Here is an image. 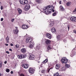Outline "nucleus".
<instances>
[{
	"mask_svg": "<svg viewBox=\"0 0 76 76\" xmlns=\"http://www.w3.org/2000/svg\"><path fill=\"white\" fill-rule=\"evenodd\" d=\"M48 8H49V7H47L45 8V9L43 10L44 12L46 15H50V14L51 13V11L48 12Z\"/></svg>",
	"mask_w": 76,
	"mask_h": 76,
	"instance_id": "f257e3e1",
	"label": "nucleus"
},
{
	"mask_svg": "<svg viewBox=\"0 0 76 76\" xmlns=\"http://www.w3.org/2000/svg\"><path fill=\"white\" fill-rule=\"evenodd\" d=\"M61 61L62 63H65L66 64L68 62V60L66 57L63 58L62 59Z\"/></svg>",
	"mask_w": 76,
	"mask_h": 76,
	"instance_id": "f03ea898",
	"label": "nucleus"
},
{
	"mask_svg": "<svg viewBox=\"0 0 76 76\" xmlns=\"http://www.w3.org/2000/svg\"><path fill=\"white\" fill-rule=\"evenodd\" d=\"M30 60H34L35 59V56L33 54H31L29 57Z\"/></svg>",
	"mask_w": 76,
	"mask_h": 76,
	"instance_id": "7ed1b4c3",
	"label": "nucleus"
},
{
	"mask_svg": "<svg viewBox=\"0 0 76 76\" xmlns=\"http://www.w3.org/2000/svg\"><path fill=\"white\" fill-rule=\"evenodd\" d=\"M18 57L19 59H21V58H25V56L23 55H20L18 56Z\"/></svg>",
	"mask_w": 76,
	"mask_h": 76,
	"instance_id": "20e7f679",
	"label": "nucleus"
},
{
	"mask_svg": "<svg viewBox=\"0 0 76 76\" xmlns=\"http://www.w3.org/2000/svg\"><path fill=\"white\" fill-rule=\"evenodd\" d=\"M71 20L74 22H76V17H72L70 18Z\"/></svg>",
	"mask_w": 76,
	"mask_h": 76,
	"instance_id": "39448f33",
	"label": "nucleus"
},
{
	"mask_svg": "<svg viewBox=\"0 0 76 76\" xmlns=\"http://www.w3.org/2000/svg\"><path fill=\"white\" fill-rule=\"evenodd\" d=\"M30 8V6L28 4H27L25 6V10H29Z\"/></svg>",
	"mask_w": 76,
	"mask_h": 76,
	"instance_id": "423d86ee",
	"label": "nucleus"
},
{
	"mask_svg": "<svg viewBox=\"0 0 76 76\" xmlns=\"http://www.w3.org/2000/svg\"><path fill=\"white\" fill-rule=\"evenodd\" d=\"M32 41V39L29 37L26 39V42L27 43H28V42H31Z\"/></svg>",
	"mask_w": 76,
	"mask_h": 76,
	"instance_id": "0eeeda50",
	"label": "nucleus"
},
{
	"mask_svg": "<svg viewBox=\"0 0 76 76\" xmlns=\"http://www.w3.org/2000/svg\"><path fill=\"white\" fill-rule=\"evenodd\" d=\"M29 72L30 73H34V69L30 68L29 69Z\"/></svg>",
	"mask_w": 76,
	"mask_h": 76,
	"instance_id": "6e6552de",
	"label": "nucleus"
},
{
	"mask_svg": "<svg viewBox=\"0 0 76 76\" xmlns=\"http://www.w3.org/2000/svg\"><path fill=\"white\" fill-rule=\"evenodd\" d=\"M28 26H26V25H22V28L23 29H27L28 28Z\"/></svg>",
	"mask_w": 76,
	"mask_h": 76,
	"instance_id": "1a4fd4ad",
	"label": "nucleus"
},
{
	"mask_svg": "<svg viewBox=\"0 0 76 76\" xmlns=\"http://www.w3.org/2000/svg\"><path fill=\"white\" fill-rule=\"evenodd\" d=\"M34 42H31L30 43V45H29V47L30 48H32L34 47Z\"/></svg>",
	"mask_w": 76,
	"mask_h": 76,
	"instance_id": "9d476101",
	"label": "nucleus"
},
{
	"mask_svg": "<svg viewBox=\"0 0 76 76\" xmlns=\"http://www.w3.org/2000/svg\"><path fill=\"white\" fill-rule=\"evenodd\" d=\"M46 36L47 38H48L49 39H51V34H46Z\"/></svg>",
	"mask_w": 76,
	"mask_h": 76,
	"instance_id": "9b49d317",
	"label": "nucleus"
},
{
	"mask_svg": "<svg viewBox=\"0 0 76 76\" xmlns=\"http://www.w3.org/2000/svg\"><path fill=\"white\" fill-rule=\"evenodd\" d=\"M57 39H58V41H59L60 40V39H62L61 38V35H59L57 37Z\"/></svg>",
	"mask_w": 76,
	"mask_h": 76,
	"instance_id": "f8f14e48",
	"label": "nucleus"
},
{
	"mask_svg": "<svg viewBox=\"0 0 76 76\" xmlns=\"http://www.w3.org/2000/svg\"><path fill=\"white\" fill-rule=\"evenodd\" d=\"M51 42V41H50V40L48 39H47L46 41V43L48 45V44H50V43Z\"/></svg>",
	"mask_w": 76,
	"mask_h": 76,
	"instance_id": "ddd939ff",
	"label": "nucleus"
},
{
	"mask_svg": "<svg viewBox=\"0 0 76 76\" xmlns=\"http://www.w3.org/2000/svg\"><path fill=\"white\" fill-rule=\"evenodd\" d=\"M13 32L15 34H17L18 33V32H19V31L18 30L16 29L15 30H13Z\"/></svg>",
	"mask_w": 76,
	"mask_h": 76,
	"instance_id": "4468645a",
	"label": "nucleus"
},
{
	"mask_svg": "<svg viewBox=\"0 0 76 76\" xmlns=\"http://www.w3.org/2000/svg\"><path fill=\"white\" fill-rule=\"evenodd\" d=\"M21 51L23 53H25L26 52V49L25 48H23L21 49Z\"/></svg>",
	"mask_w": 76,
	"mask_h": 76,
	"instance_id": "2eb2a0df",
	"label": "nucleus"
},
{
	"mask_svg": "<svg viewBox=\"0 0 76 76\" xmlns=\"http://www.w3.org/2000/svg\"><path fill=\"white\" fill-rule=\"evenodd\" d=\"M56 30L54 28H53L52 29V33H56Z\"/></svg>",
	"mask_w": 76,
	"mask_h": 76,
	"instance_id": "dca6fc26",
	"label": "nucleus"
},
{
	"mask_svg": "<svg viewBox=\"0 0 76 76\" xmlns=\"http://www.w3.org/2000/svg\"><path fill=\"white\" fill-rule=\"evenodd\" d=\"M18 11L19 14H21L22 13V10L18 8L17 10Z\"/></svg>",
	"mask_w": 76,
	"mask_h": 76,
	"instance_id": "f3484780",
	"label": "nucleus"
},
{
	"mask_svg": "<svg viewBox=\"0 0 76 76\" xmlns=\"http://www.w3.org/2000/svg\"><path fill=\"white\" fill-rule=\"evenodd\" d=\"M20 3L22 4H24V0H20Z\"/></svg>",
	"mask_w": 76,
	"mask_h": 76,
	"instance_id": "a211bd4d",
	"label": "nucleus"
},
{
	"mask_svg": "<svg viewBox=\"0 0 76 76\" xmlns=\"http://www.w3.org/2000/svg\"><path fill=\"white\" fill-rule=\"evenodd\" d=\"M71 57H72L73 56H74L76 54V52H73L71 53Z\"/></svg>",
	"mask_w": 76,
	"mask_h": 76,
	"instance_id": "6ab92c4d",
	"label": "nucleus"
},
{
	"mask_svg": "<svg viewBox=\"0 0 76 76\" xmlns=\"http://www.w3.org/2000/svg\"><path fill=\"white\" fill-rule=\"evenodd\" d=\"M6 41L7 42H9V36H7L6 38Z\"/></svg>",
	"mask_w": 76,
	"mask_h": 76,
	"instance_id": "aec40b11",
	"label": "nucleus"
},
{
	"mask_svg": "<svg viewBox=\"0 0 76 76\" xmlns=\"http://www.w3.org/2000/svg\"><path fill=\"white\" fill-rule=\"evenodd\" d=\"M60 10L61 11H63L64 10V9L62 7V6H61L60 7Z\"/></svg>",
	"mask_w": 76,
	"mask_h": 76,
	"instance_id": "412c9836",
	"label": "nucleus"
},
{
	"mask_svg": "<svg viewBox=\"0 0 76 76\" xmlns=\"http://www.w3.org/2000/svg\"><path fill=\"white\" fill-rule=\"evenodd\" d=\"M59 67H60V66H59V65L58 64H56V69H58Z\"/></svg>",
	"mask_w": 76,
	"mask_h": 76,
	"instance_id": "4be33fe9",
	"label": "nucleus"
},
{
	"mask_svg": "<svg viewBox=\"0 0 76 76\" xmlns=\"http://www.w3.org/2000/svg\"><path fill=\"white\" fill-rule=\"evenodd\" d=\"M48 61V59H46L44 61H43L42 63H46Z\"/></svg>",
	"mask_w": 76,
	"mask_h": 76,
	"instance_id": "5701e85b",
	"label": "nucleus"
},
{
	"mask_svg": "<svg viewBox=\"0 0 76 76\" xmlns=\"http://www.w3.org/2000/svg\"><path fill=\"white\" fill-rule=\"evenodd\" d=\"M48 7H49L48 9L49 10H52L53 8H52V7H50V6H48Z\"/></svg>",
	"mask_w": 76,
	"mask_h": 76,
	"instance_id": "b1692460",
	"label": "nucleus"
},
{
	"mask_svg": "<svg viewBox=\"0 0 76 76\" xmlns=\"http://www.w3.org/2000/svg\"><path fill=\"white\" fill-rule=\"evenodd\" d=\"M28 3V1L27 0H24V4H26Z\"/></svg>",
	"mask_w": 76,
	"mask_h": 76,
	"instance_id": "393cba45",
	"label": "nucleus"
},
{
	"mask_svg": "<svg viewBox=\"0 0 76 76\" xmlns=\"http://www.w3.org/2000/svg\"><path fill=\"white\" fill-rule=\"evenodd\" d=\"M70 67V65H68L67 64H65V67L66 68H69Z\"/></svg>",
	"mask_w": 76,
	"mask_h": 76,
	"instance_id": "a878e982",
	"label": "nucleus"
},
{
	"mask_svg": "<svg viewBox=\"0 0 76 76\" xmlns=\"http://www.w3.org/2000/svg\"><path fill=\"white\" fill-rule=\"evenodd\" d=\"M37 2H38V3H41V0H36Z\"/></svg>",
	"mask_w": 76,
	"mask_h": 76,
	"instance_id": "bb28decb",
	"label": "nucleus"
},
{
	"mask_svg": "<svg viewBox=\"0 0 76 76\" xmlns=\"http://www.w3.org/2000/svg\"><path fill=\"white\" fill-rule=\"evenodd\" d=\"M59 75V74H58V73H56L54 75V76H58Z\"/></svg>",
	"mask_w": 76,
	"mask_h": 76,
	"instance_id": "cd10ccee",
	"label": "nucleus"
},
{
	"mask_svg": "<svg viewBox=\"0 0 76 76\" xmlns=\"http://www.w3.org/2000/svg\"><path fill=\"white\" fill-rule=\"evenodd\" d=\"M66 5L70 6V1H69L68 2H67V3L66 4Z\"/></svg>",
	"mask_w": 76,
	"mask_h": 76,
	"instance_id": "c85d7f7f",
	"label": "nucleus"
},
{
	"mask_svg": "<svg viewBox=\"0 0 76 76\" xmlns=\"http://www.w3.org/2000/svg\"><path fill=\"white\" fill-rule=\"evenodd\" d=\"M28 68V65L27 64H25V69H27Z\"/></svg>",
	"mask_w": 76,
	"mask_h": 76,
	"instance_id": "c756f323",
	"label": "nucleus"
},
{
	"mask_svg": "<svg viewBox=\"0 0 76 76\" xmlns=\"http://www.w3.org/2000/svg\"><path fill=\"white\" fill-rule=\"evenodd\" d=\"M6 72H7L8 73H9L10 71V70L9 69H6Z\"/></svg>",
	"mask_w": 76,
	"mask_h": 76,
	"instance_id": "7c9ffc66",
	"label": "nucleus"
},
{
	"mask_svg": "<svg viewBox=\"0 0 76 76\" xmlns=\"http://www.w3.org/2000/svg\"><path fill=\"white\" fill-rule=\"evenodd\" d=\"M65 69L66 68L65 67H63L61 69V70H62V71H64V70H65Z\"/></svg>",
	"mask_w": 76,
	"mask_h": 76,
	"instance_id": "2f4dec72",
	"label": "nucleus"
},
{
	"mask_svg": "<svg viewBox=\"0 0 76 76\" xmlns=\"http://www.w3.org/2000/svg\"><path fill=\"white\" fill-rule=\"evenodd\" d=\"M54 25V24L53 23H51L50 24V27H52Z\"/></svg>",
	"mask_w": 76,
	"mask_h": 76,
	"instance_id": "473e14b6",
	"label": "nucleus"
},
{
	"mask_svg": "<svg viewBox=\"0 0 76 76\" xmlns=\"http://www.w3.org/2000/svg\"><path fill=\"white\" fill-rule=\"evenodd\" d=\"M45 70H42V71L41 73H42L44 74L45 73Z\"/></svg>",
	"mask_w": 76,
	"mask_h": 76,
	"instance_id": "72a5a7b5",
	"label": "nucleus"
},
{
	"mask_svg": "<svg viewBox=\"0 0 76 76\" xmlns=\"http://www.w3.org/2000/svg\"><path fill=\"white\" fill-rule=\"evenodd\" d=\"M53 16H56V12H54L53 14Z\"/></svg>",
	"mask_w": 76,
	"mask_h": 76,
	"instance_id": "f704fd0d",
	"label": "nucleus"
},
{
	"mask_svg": "<svg viewBox=\"0 0 76 76\" xmlns=\"http://www.w3.org/2000/svg\"><path fill=\"white\" fill-rule=\"evenodd\" d=\"M48 50H50V49H51V47H50V45H49L48 46Z\"/></svg>",
	"mask_w": 76,
	"mask_h": 76,
	"instance_id": "c9c22d12",
	"label": "nucleus"
},
{
	"mask_svg": "<svg viewBox=\"0 0 76 76\" xmlns=\"http://www.w3.org/2000/svg\"><path fill=\"white\" fill-rule=\"evenodd\" d=\"M19 45L18 44H17L15 45V47L17 48H19Z\"/></svg>",
	"mask_w": 76,
	"mask_h": 76,
	"instance_id": "e433bc0d",
	"label": "nucleus"
},
{
	"mask_svg": "<svg viewBox=\"0 0 76 76\" xmlns=\"http://www.w3.org/2000/svg\"><path fill=\"white\" fill-rule=\"evenodd\" d=\"M2 66V63H1V62L0 61V67H1Z\"/></svg>",
	"mask_w": 76,
	"mask_h": 76,
	"instance_id": "4c0bfd02",
	"label": "nucleus"
},
{
	"mask_svg": "<svg viewBox=\"0 0 76 76\" xmlns=\"http://www.w3.org/2000/svg\"><path fill=\"white\" fill-rule=\"evenodd\" d=\"M22 66L23 67H24V68H25V64H23V65H22Z\"/></svg>",
	"mask_w": 76,
	"mask_h": 76,
	"instance_id": "58836bf2",
	"label": "nucleus"
},
{
	"mask_svg": "<svg viewBox=\"0 0 76 76\" xmlns=\"http://www.w3.org/2000/svg\"><path fill=\"white\" fill-rule=\"evenodd\" d=\"M20 76H25V75H24L23 74H21L20 75Z\"/></svg>",
	"mask_w": 76,
	"mask_h": 76,
	"instance_id": "ea45409f",
	"label": "nucleus"
},
{
	"mask_svg": "<svg viewBox=\"0 0 76 76\" xmlns=\"http://www.w3.org/2000/svg\"><path fill=\"white\" fill-rule=\"evenodd\" d=\"M47 69V72H48V73H49V71H50V69Z\"/></svg>",
	"mask_w": 76,
	"mask_h": 76,
	"instance_id": "a19ab883",
	"label": "nucleus"
},
{
	"mask_svg": "<svg viewBox=\"0 0 76 76\" xmlns=\"http://www.w3.org/2000/svg\"><path fill=\"white\" fill-rule=\"evenodd\" d=\"M3 6H1V10H3Z\"/></svg>",
	"mask_w": 76,
	"mask_h": 76,
	"instance_id": "79ce46f5",
	"label": "nucleus"
},
{
	"mask_svg": "<svg viewBox=\"0 0 76 76\" xmlns=\"http://www.w3.org/2000/svg\"><path fill=\"white\" fill-rule=\"evenodd\" d=\"M14 20H15V19L13 18V19H12L11 21L13 22L14 21Z\"/></svg>",
	"mask_w": 76,
	"mask_h": 76,
	"instance_id": "37998d69",
	"label": "nucleus"
},
{
	"mask_svg": "<svg viewBox=\"0 0 76 76\" xmlns=\"http://www.w3.org/2000/svg\"><path fill=\"white\" fill-rule=\"evenodd\" d=\"M67 27H68V30L69 31V25H68Z\"/></svg>",
	"mask_w": 76,
	"mask_h": 76,
	"instance_id": "c03bdc74",
	"label": "nucleus"
},
{
	"mask_svg": "<svg viewBox=\"0 0 76 76\" xmlns=\"http://www.w3.org/2000/svg\"><path fill=\"white\" fill-rule=\"evenodd\" d=\"M3 18H1V21H3Z\"/></svg>",
	"mask_w": 76,
	"mask_h": 76,
	"instance_id": "a18cd8bd",
	"label": "nucleus"
},
{
	"mask_svg": "<svg viewBox=\"0 0 76 76\" xmlns=\"http://www.w3.org/2000/svg\"><path fill=\"white\" fill-rule=\"evenodd\" d=\"M6 53H7V54H9V52L8 51H6Z\"/></svg>",
	"mask_w": 76,
	"mask_h": 76,
	"instance_id": "49530a36",
	"label": "nucleus"
},
{
	"mask_svg": "<svg viewBox=\"0 0 76 76\" xmlns=\"http://www.w3.org/2000/svg\"><path fill=\"white\" fill-rule=\"evenodd\" d=\"M74 32L75 34H76V30H74Z\"/></svg>",
	"mask_w": 76,
	"mask_h": 76,
	"instance_id": "de8ad7c7",
	"label": "nucleus"
},
{
	"mask_svg": "<svg viewBox=\"0 0 76 76\" xmlns=\"http://www.w3.org/2000/svg\"><path fill=\"white\" fill-rule=\"evenodd\" d=\"M9 50L10 51H12V50L11 49H10Z\"/></svg>",
	"mask_w": 76,
	"mask_h": 76,
	"instance_id": "09e8293b",
	"label": "nucleus"
},
{
	"mask_svg": "<svg viewBox=\"0 0 76 76\" xmlns=\"http://www.w3.org/2000/svg\"><path fill=\"white\" fill-rule=\"evenodd\" d=\"M10 45L11 46H13V45L12 43L11 44H10Z\"/></svg>",
	"mask_w": 76,
	"mask_h": 76,
	"instance_id": "8fccbe9b",
	"label": "nucleus"
},
{
	"mask_svg": "<svg viewBox=\"0 0 76 76\" xmlns=\"http://www.w3.org/2000/svg\"><path fill=\"white\" fill-rule=\"evenodd\" d=\"M4 64H6V63H7V61H5V62H4Z\"/></svg>",
	"mask_w": 76,
	"mask_h": 76,
	"instance_id": "3c124183",
	"label": "nucleus"
},
{
	"mask_svg": "<svg viewBox=\"0 0 76 76\" xmlns=\"http://www.w3.org/2000/svg\"><path fill=\"white\" fill-rule=\"evenodd\" d=\"M11 74H13V71H12L11 72Z\"/></svg>",
	"mask_w": 76,
	"mask_h": 76,
	"instance_id": "603ef678",
	"label": "nucleus"
},
{
	"mask_svg": "<svg viewBox=\"0 0 76 76\" xmlns=\"http://www.w3.org/2000/svg\"><path fill=\"white\" fill-rule=\"evenodd\" d=\"M51 10L53 12H54V10H53V8H52V10Z\"/></svg>",
	"mask_w": 76,
	"mask_h": 76,
	"instance_id": "864d4df0",
	"label": "nucleus"
},
{
	"mask_svg": "<svg viewBox=\"0 0 76 76\" xmlns=\"http://www.w3.org/2000/svg\"><path fill=\"white\" fill-rule=\"evenodd\" d=\"M59 4H61V1H60L59 2Z\"/></svg>",
	"mask_w": 76,
	"mask_h": 76,
	"instance_id": "5fc2aeb1",
	"label": "nucleus"
},
{
	"mask_svg": "<svg viewBox=\"0 0 76 76\" xmlns=\"http://www.w3.org/2000/svg\"><path fill=\"white\" fill-rule=\"evenodd\" d=\"M76 12V11H75V10H73V12Z\"/></svg>",
	"mask_w": 76,
	"mask_h": 76,
	"instance_id": "6e6d98bb",
	"label": "nucleus"
},
{
	"mask_svg": "<svg viewBox=\"0 0 76 76\" xmlns=\"http://www.w3.org/2000/svg\"><path fill=\"white\" fill-rule=\"evenodd\" d=\"M5 45L6 46H8V44H5Z\"/></svg>",
	"mask_w": 76,
	"mask_h": 76,
	"instance_id": "4d7b16f0",
	"label": "nucleus"
},
{
	"mask_svg": "<svg viewBox=\"0 0 76 76\" xmlns=\"http://www.w3.org/2000/svg\"><path fill=\"white\" fill-rule=\"evenodd\" d=\"M2 75V74H1V73H0V76H1Z\"/></svg>",
	"mask_w": 76,
	"mask_h": 76,
	"instance_id": "13d9d810",
	"label": "nucleus"
},
{
	"mask_svg": "<svg viewBox=\"0 0 76 76\" xmlns=\"http://www.w3.org/2000/svg\"><path fill=\"white\" fill-rule=\"evenodd\" d=\"M20 72H18V74H20Z\"/></svg>",
	"mask_w": 76,
	"mask_h": 76,
	"instance_id": "bf43d9fd",
	"label": "nucleus"
},
{
	"mask_svg": "<svg viewBox=\"0 0 76 76\" xmlns=\"http://www.w3.org/2000/svg\"><path fill=\"white\" fill-rule=\"evenodd\" d=\"M15 28H16V29H18V27H16Z\"/></svg>",
	"mask_w": 76,
	"mask_h": 76,
	"instance_id": "052dcab7",
	"label": "nucleus"
},
{
	"mask_svg": "<svg viewBox=\"0 0 76 76\" xmlns=\"http://www.w3.org/2000/svg\"><path fill=\"white\" fill-rule=\"evenodd\" d=\"M75 11H76V8H75Z\"/></svg>",
	"mask_w": 76,
	"mask_h": 76,
	"instance_id": "680f3d73",
	"label": "nucleus"
},
{
	"mask_svg": "<svg viewBox=\"0 0 76 76\" xmlns=\"http://www.w3.org/2000/svg\"><path fill=\"white\" fill-rule=\"evenodd\" d=\"M39 62H40V61H38V63H39Z\"/></svg>",
	"mask_w": 76,
	"mask_h": 76,
	"instance_id": "e2e57ef3",
	"label": "nucleus"
},
{
	"mask_svg": "<svg viewBox=\"0 0 76 76\" xmlns=\"http://www.w3.org/2000/svg\"><path fill=\"white\" fill-rule=\"evenodd\" d=\"M1 12H0V13Z\"/></svg>",
	"mask_w": 76,
	"mask_h": 76,
	"instance_id": "0e129e2a",
	"label": "nucleus"
}]
</instances>
